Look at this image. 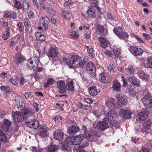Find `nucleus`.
Here are the masks:
<instances>
[{"label":"nucleus","mask_w":152,"mask_h":152,"mask_svg":"<svg viewBox=\"0 0 152 152\" xmlns=\"http://www.w3.org/2000/svg\"><path fill=\"white\" fill-rule=\"evenodd\" d=\"M0 88L1 91H4L5 93H7L10 91V88L8 86H1Z\"/></svg>","instance_id":"obj_49"},{"label":"nucleus","mask_w":152,"mask_h":152,"mask_svg":"<svg viewBox=\"0 0 152 152\" xmlns=\"http://www.w3.org/2000/svg\"><path fill=\"white\" fill-rule=\"evenodd\" d=\"M11 124V122L7 119H4L3 121V124L2 126L3 128L6 131H7Z\"/></svg>","instance_id":"obj_20"},{"label":"nucleus","mask_w":152,"mask_h":152,"mask_svg":"<svg viewBox=\"0 0 152 152\" xmlns=\"http://www.w3.org/2000/svg\"><path fill=\"white\" fill-rule=\"evenodd\" d=\"M16 104L18 108L21 109L24 106V103L22 99L19 98L16 100Z\"/></svg>","instance_id":"obj_28"},{"label":"nucleus","mask_w":152,"mask_h":152,"mask_svg":"<svg viewBox=\"0 0 152 152\" xmlns=\"http://www.w3.org/2000/svg\"><path fill=\"white\" fill-rule=\"evenodd\" d=\"M113 51L115 56V60L116 62L118 59L121 57L120 50L118 48L113 49Z\"/></svg>","instance_id":"obj_29"},{"label":"nucleus","mask_w":152,"mask_h":152,"mask_svg":"<svg viewBox=\"0 0 152 152\" xmlns=\"http://www.w3.org/2000/svg\"><path fill=\"white\" fill-rule=\"evenodd\" d=\"M149 112L145 110H143L138 113L136 116V120L138 121L145 120L148 117Z\"/></svg>","instance_id":"obj_7"},{"label":"nucleus","mask_w":152,"mask_h":152,"mask_svg":"<svg viewBox=\"0 0 152 152\" xmlns=\"http://www.w3.org/2000/svg\"><path fill=\"white\" fill-rule=\"evenodd\" d=\"M114 102V99L113 98H110L106 101V105L109 108L113 107L115 105Z\"/></svg>","instance_id":"obj_26"},{"label":"nucleus","mask_w":152,"mask_h":152,"mask_svg":"<svg viewBox=\"0 0 152 152\" xmlns=\"http://www.w3.org/2000/svg\"><path fill=\"white\" fill-rule=\"evenodd\" d=\"M26 32L29 34H31L32 32V28L31 26H28L26 27Z\"/></svg>","instance_id":"obj_61"},{"label":"nucleus","mask_w":152,"mask_h":152,"mask_svg":"<svg viewBox=\"0 0 152 152\" xmlns=\"http://www.w3.org/2000/svg\"><path fill=\"white\" fill-rule=\"evenodd\" d=\"M121 84L117 80H115L113 82L112 88L114 90L119 91L121 89Z\"/></svg>","instance_id":"obj_27"},{"label":"nucleus","mask_w":152,"mask_h":152,"mask_svg":"<svg viewBox=\"0 0 152 152\" xmlns=\"http://www.w3.org/2000/svg\"><path fill=\"white\" fill-rule=\"evenodd\" d=\"M139 76L140 78L145 81L148 80L150 79L149 75L145 74V72H142L139 73Z\"/></svg>","instance_id":"obj_38"},{"label":"nucleus","mask_w":152,"mask_h":152,"mask_svg":"<svg viewBox=\"0 0 152 152\" xmlns=\"http://www.w3.org/2000/svg\"><path fill=\"white\" fill-rule=\"evenodd\" d=\"M117 98V103L120 107L123 106L127 104V97L125 95L122 96L119 94H117L116 96Z\"/></svg>","instance_id":"obj_8"},{"label":"nucleus","mask_w":152,"mask_h":152,"mask_svg":"<svg viewBox=\"0 0 152 152\" xmlns=\"http://www.w3.org/2000/svg\"><path fill=\"white\" fill-rule=\"evenodd\" d=\"M129 49L132 54L135 56H140L143 52V50L141 48H138L134 46H130Z\"/></svg>","instance_id":"obj_6"},{"label":"nucleus","mask_w":152,"mask_h":152,"mask_svg":"<svg viewBox=\"0 0 152 152\" xmlns=\"http://www.w3.org/2000/svg\"><path fill=\"white\" fill-rule=\"evenodd\" d=\"M49 21L48 18L46 16L40 19V22L41 24H42V25L45 29L48 28V25Z\"/></svg>","instance_id":"obj_22"},{"label":"nucleus","mask_w":152,"mask_h":152,"mask_svg":"<svg viewBox=\"0 0 152 152\" xmlns=\"http://www.w3.org/2000/svg\"><path fill=\"white\" fill-rule=\"evenodd\" d=\"M24 96L27 100H29V99L32 96L31 93L30 92L25 93L24 94Z\"/></svg>","instance_id":"obj_55"},{"label":"nucleus","mask_w":152,"mask_h":152,"mask_svg":"<svg viewBox=\"0 0 152 152\" xmlns=\"http://www.w3.org/2000/svg\"><path fill=\"white\" fill-rule=\"evenodd\" d=\"M151 121L150 120H148L143 124V126L145 129H149L151 127Z\"/></svg>","instance_id":"obj_47"},{"label":"nucleus","mask_w":152,"mask_h":152,"mask_svg":"<svg viewBox=\"0 0 152 152\" xmlns=\"http://www.w3.org/2000/svg\"><path fill=\"white\" fill-rule=\"evenodd\" d=\"M10 30L9 28H7L5 30V34H4L2 37V38L4 40H6L10 34Z\"/></svg>","instance_id":"obj_48"},{"label":"nucleus","mask_w":152,"mask_h":152,"mask_svg":"<svg viewBox=\"0 0 152 152\" xmlns=\"http://www.w3.org/2000/svg\"><path fill=\"white\" fill-rule=\"evenodd\" d=\"M74 140L73 137H67L65 139V142L69 144L74 145Z\"/></svg>","instance_id":"obj_44"},{"label":"nucleus","mask_w":152,"mask_h":152,"mask_svg":"<svg viewBox=\"0 0 152 152\" xmlns=\"http://www.w3.org/2000/svg\"><path fill=\"white\" fill-rule=\"evenodd\" d=\"M24 24L25 28L29 26H31L30 21L27 18H25L24 20Z\"/></svg>","instance_id":"obj_59"},{"label":"nucleus","mask_w":152,"mask_h":152,"mask_svg":"<svg viewBox=\"0 0 152 152\" xmlns=\"http://www.w3.org/2000/svg\"><path fill=\"white\" fill-rule=\"evenodd\" d=\"M95 12L93 9L90 8L87 12V13L89 17L95 18L96 15H95Z\"/></svg>","instance_id":"obj_41"},{"label":"nucleus","mask_w":152,"mask_h":152,"mask_svg":"<svg viewBox=\"0 0 152 152\" xmlns=\"http://www.w3.org/2000/svg\"><path fill=\"white\" fill-rule=\"evenodd\" d=\"M113 31L116 35L121 39H125L128 38L129 37L127 33L123 31H120L117 28H114Z\"/></svg>","instance_id":"obj_9"},{"label":"nucleus","mask_w":152,"mask_h":152,"mask_svg":"<svg viewBox=\"0 0 152 152\" xmlns=\"http://www.w3.org/2000/svg\"><path fill=\"white\" fill-rule=\"evenodd\" d=\"M88 90L90 94L92 96H95L97 94L96 88L95 86H93L89 88Z\"/></svg>","instance_id":"obj_30"},{"label":"nucleus","mask_w":152,"mask_h":152,"mask_svg":"<svg viewBox=\"0 0 152 152\" xmlns=\"http://www.w3.org/2000/svg\"><path fill=\"white\" fill-rule=\"evenodd\" d=\"M25 60V57L20 53L17 54L14 58L15 63L18 66Z\"/></svg>","instance_id":"obj_12"},{"label":"nucleus","mask_w":152,"mask_h":152,"mask_svg":"<svg viewBox=\"0 0 152 152\" xmlns=\"http://www.w3.org/2000/svg\"><path fill=\"white\" fill-rule=\"evenodd\" d=\"M58 147L56 145L52 144L48 146L47 148L48 152H55L58 149Z\"/></svg>","instance_id":"obj_36"},{"label":"nucleus","mask_w":152,"mask_h":152,"mask_svg":"<svg viewBox=\"0 0 152 152\" xmlns=\"http://www.w3.org/2000/svg\"><path fill=\"white\" fill-rule=\"evenodd\" d=\"M34 62L33 61H32L31 58L28 60L27 65L29 66L30 69L32 68L33 69H35L37 67H34Z\"/></svg>","instance_id":"obj_43"},{"label":"nucleus","mask_w":152,"mask_h":152,"mask_svg":"<svg viewBox=\"0 0 152 152\" xmlns=\"http://www.w3.org/2000/svg\"><path fill=\"white\" fill-rule=\"evenodd\" d=\"M58 54L57 50L53 48H50L48 53V56L49 57L55 58Z\"/></svg>","instance_id":"obj_21"},{"label":"nucleus","mask_w":152,"mask_h":152,"mask_svg":"<svg viewBox=\"0 0 152 152\" xmlns=\"http://www.w3.org/2000/svg\"><path fill=\"white\" fill-rule=\"evenodd\" d=\"M146 104H144V105L146 107L150 108L152 107V99L149 100V101H148L146 102Z\"/></svg>","instance_id":"obj_56"},{"label":"nucleus","mask_w":152,"mask_h":152,"mask_svg":"<svg viewBox=\"0 0 152 152\" xmlns=\"http://www.w3.org/2000/svg\"><path fill=\"white\" fill-rule=\"evenodd\" d=\"M87 52L90 56L92 57H93V56L94 55V54L93 48H92L88 49Z\"/></svg>","instance_id":"obj_54"},{"label":"nucleus","mask_w":152,"mask_h":152,"mask_svg":"<svg viewBox=\"0 0 152 152\" xmlns=\"http://www.w3.org/2000/svg\"><path fill=\"white\" fill-rule=\"evenodd\" d=\"M8 1L10 4H14V6L17 9H20L22 7L21 3L17 0H11L10 1L8 0Z\"/></svg>","instance_id":"obj_23"},{"label":"nucleus","mask_w":152,"mask_h":152,"mask_svg":"<svg viewBox=\"0 0 152 152\" xmlns=\"http://www.w3.org/2000/svg\"><path fill=\"white\" fill-rule=\"evenodd\" d=\"M73 84L74 82L72 81H70L67 84L66 87L68 90L71 91H74L75 88Z\"/></svg>","instance_id":"obj_34"},{"label":"nucleus","mask_w":152,"mask_h":152,"mask_svg":"<svg viewBox=\"0 0 152 152\" xmlns=\"http://www.w3.org/2000/svg\"><path fill=\"white\" fill-rule=\"evenodd\" d=\"M7 138L2 129H0V140L3 142L7 141Z\"/></svg>","instance_id":"obj_35"},{"label":"nucleus","mask_w":152,"mask_h":152,"mask_svg":"<svg viewBox=\"0 0 152 152\" xmlns=\"http://www.w3.org/2000/svg\"><path fill=\"white\" fill-rule=\"evenodd\" d=\"M30 5L29 3L26 1H24L23 3V7L24 9H29Z\"/></svg>","instance_id":"obj_50"},{"label":"nucleus","mask_w":152,"mask_h":152,"mask_svg":"<svg viewBox=\"0 0 152 152\" xmlns=\"http://www.w3.org/2000/svg\"><path fill=\"white\" fill-rule=\"evenodd\" d=\"M62 15L64 18L66 19H69L72 16L71 14L67 10L63 11L62 12Z\"/></svg>","instance_id":"obj_40"},{"label":"nucleus","mask_w":152,"mask_h":152,"mask_svg":"<svg viewBox=\"0 0 152 152\" xmlns=\"http://www.w3.org/2000/svg\"><path fill=\"white\" fill-rule=\"evenodd\" d=\"M119 114L122 118L125 119H129L131 116L132 112L129 110L121 109L119 111Z\"/></svg>","instance_id":"obj_11"},{"label":"nucleus","mask_w":152,"mask_h":152,"mask_svg":"<svg viewBox=\"0 0 152 152\" xmlns=\"http://www.w3.org/2000/svg\"><path fill=\"white\" fill-rule=\"evenodd\" d=\"M85 59L82 60L81 58L78 55L73 56L69 59L68 65L71 68L80 67L82 68L85 65Z\"/></svg>","instance_id":"obj_1"},{"label":"nucleus","mask_w":152,"mask_h":152,"mask_svg":"<svg viewBox=\"0 0 152 152\" xmlns=\"http://www.w3.org/2000/svg\"><path fill=\"white\" fill-rule=\"evenodd\" d=\"M69 34L72 36L74 39H77L79 37V35L76 32L74 31L69 32Z\"/></svg>","instance_id":"obj_53"},{"label":"nucleus","mask_w":152,"mask_h":152,"mask_svg":"<svg viewBox=\"0 0 152 152\" xmlns=\"http://www.w3.org/2000/svg\"><path fill=\"white\" fill-rule=\"evenodd\" d=\"M53 135L55 140H61L63 139L64 134L59 129L56 130L54 133Z\"/></svg>","instance_id":"obj_15"},{"label":"nucleus","mask_w":152,"mask_h":152,"mask_svg":"<svg viewBox=\"0 0 152 152\" xmlns=\"http://www.w3.org/2000/svg\"><path fill=\"white\" fill-rule=\"evenodd\" d=\"M128 80L131 83L139 87L140 86V82L134 77L132 76L128 77Z\"/></svg>","instance_id":"obj_16"},{"label":"nucleus","mask_w":152,"mask_h":152,"mask_svg":"<svg viewBox=\"0 0 152 152\" xmlns=\"http://www.w3.org/2000/svg\"><path fill=\"white\" fill-rule=\"evenodd\" d=\"M134 72V69L133 67L131 66H129L125 69V73L127 74H132Z\"/></svg>","instance_id":"obj_42"},{"label":"nucleus","mask_w":152,"mask_h":152,"mask_svg":"<svg viewBox=\"0 0 152 152\" xmlns=\"http://www.w3.org/2000/svg\"><path fill=\"white\" fill-rule=\"evenodd\" d=\"M73 4V2L71 1V0H68L64 3V6L65 7H68Z\"/></svg>","instance_id":"obj_52"},{"label":"nucleus","mask_w":152,"mask_h":152,"mask_svg":"<svg viewBox=\"0 0 152 152\" xmlns=\"http://www.w3.org/2000/svg\"><path fill=\"white\" fill-rule=\"evenodd\" d=\"M26 125L30 128L37 129L39 126V123L36 119L31 120L25 123Z\"/></svg>","instance_id":"obj_10"},{"label":"nucleus","mask_w":152,"mask_h":152,"mask_svg":"<svg viewBox=\"0 0 152 152\" xmlns=\"http://www.w3.org/2000/svg\"><path fill=\"white\" fill-rule=\"evenodd\" d=\"M47 128L46 126H42L41 128L40 135L41 137L43 138L47 135Z\"/></svg>","instance_id":"obj_33"},{"label":"nucleus","mask_w":152,"mask_h":152,"mask_svg":"<svg viewBox=\"0 0 152 152\" xmlns=\"http://www.w3.org/2000/svg\"><path fill=\"white\" fill-rule=\"evenodd\" d=\"M144 66L146 68H152V56L148 58L146 63L144 64Z\"/></svg>","instance_id":"obj_31"},{"label":"nucleus","mask_w":152,"mask_h":152,"mask_svg":"<svg viewBox=\"0 0 152 152\" xmlns=\"http://www.w3.org/2000/svg\"><path fill=\"white\" fill-rule=\"evenodd\" d=\"M57 88L59 90V92L61 94H64L66 92V89L65 83L64 81L60 80L57 82Z\"/></svg>","instance_id":"obj_14"},{"label":"nucleus","mask_w":152,"mask_h":152,"mask_svg":"<svg viewBox=\"0 0 152 152\" xmlns=\"http://www.w3.org/2000/svg\"><path fill=\"white\" fill-rule=\"evenodd\" d=\"M31 59L32 61H33L34 62V67H37L39 63V57L37 56H35L33 57Z\"/></svg>","instance_id":"obj_45"},{"label":"nucleus","mask_w":152,"mask_h":152,"mask_svg":"<svg viewBox=\"0 0 152 152\" xmlns=\"http://www.w3.org/2000/svg\"><path fill=\"white\" fill-rule=\"evenodd\" d=\"M86 69L88 73L92 76H94L96 75V68L95 65L92 62H89L87 64Z\"/></svg>","instance_id":"obj_5"},{"label":"nucleus","mask_w":152,"mask_h":152,"mask_svg":"<svg viewBox=\"0 0 152 152\" xmlns=\"http://www.w3.org/2000/svg\"><path fill=\"white\" fill-rule=\"evenodd\" d=\"M74 139V145L80 144L84 138V136L82 134H79L73 137Z\"/></svg>","instance_id":"obj_17"},{"label":"nucleus","mask_w":152,"mask_h":152,"mask_svg":"<svg viewBox=\"0 0 152 152\" xmlns=\"http://www.w3.org/2000/svg\"><path fill=\"white\" fill-rule=\"evenodd\" d=\"M97 29L98 31L101 33H103L104 29V26L101 25L98 26Z\"/></svg>","instance_id":"obj_57"},{"label":"nucleus","mask_w":152,"mask_h":152,"mask_svg":"<svg viewBox=\"0 0 152 152\" xmlns=\"http://www.w3.org/2000/svg\"><path fill=\"white\" fill-rule=\"evenodd\" d=\"M35 35L36 39L40 41H43L45 38L44 35L40 32H36L35 33Z\"/></svg>","instance_id":"obj_32"},{"label":"nucleus","mask_w":152,"mask_h":152,"mask_svg":"<svg viewBox=\"0 0 152 152\" xmlns=\"http://www.w3.org/2000/svg\"><path fill=\"white\" fill-rule=\"evenodd\" d=\"M82 129L84 131V134L88 139L91 141L93 142L97 140L99 137V136L98 135L97 132L95 131H91L89 134H88L87 129H86V127L83 126Z\"/></svg>","instance_id":"obj_3"},{"label":"nucleus","mask_w":152,"mask_h":152,"mask_svg":"<svg viewBox=\"0 0 152 152\" xmlns=\"http://www.w3.org/2000/svg\"><path fill=\"white\" fill-rule=\"evenodd\" d=\"M12 116L14 120L16 122L20 123L23 120V115L20 112L18 111H12Z\"/></svg>","instance_id":"obj_4"},{"label":"nucleus","mask_w":152,"mask_h":152,"mask_svg":"<svg viewBox=\"0 0 152 152\" xmlns=\"http://www.w3.org/2000/svg\"><path fill=\"white\" fill-rule=\"evenodd\" d=\"M46 3H44L43 2H42L40 4V8L42 10H44L46 8Z\"/></svg>","instance_id":"obj_62"},{"label":"nucleus","mask_w":152,"mask_h":152,"mask_svg":"<svg viewBox=\"0 0 152 152\" xmlns=\"http://www.w3.org/2000/svg\"><path fill=\"white\" fill-rule=\"evenodd\" d=\"M115 67L114 65L112 64H110L107 68L109 72L111 73H114L115 71L114 70V68Z\"/></svg>","instance_id":"obj_51"},{"label":"nucleus","mask_w":152,"mask_h":152,"mask_svg":"<svg viewBox=\"0 0 152 152\" xmlns=\"http://www.w3.org/2000/svg\"><path fill=\"white\" fill-rule=\"evenodd\" d=\"M80 129L77 126L72 125L69 127L67 130V133L70 135H74L80 131Z\"/></svg>","instance_id":"obj_13"},{"label":"nucleus","mask_w":152,"mask_h":152,"mask_svg":"<svg viewBox=\"0 0 152 152\" xmlns=\"http://www.w3.org/2000/svg\"><path fill=\"white\" fill-rule=\"evenodd\" d=\"M104 113L105 117L104 118V121H106L107 120L111 125L113 126H116L118 124V121L115 119L114 117L116 115L115 113L111 111H105Z\"/></svg>","instance_id":"obj_2"},{"label":"nucleus","mask_w":152,"mask_h":152,"mask_svg":"<svg viewBox=\"0 0 152 152\" xmlns=\"http://www.w3.org/2000/svg\"><path fill=\"white\" fill-rule=\"evenodd\" d=\"M9 81L14 85L17 86L18 84V83L15 80V79L12 77L10 78L9 79Z\"/></svg>","instance_id":"obj_58"},{"label":"nucleus","mask_w":152,"mask_h":152,"mask_svg":"<svg viewBox=\"0 0 152 152\" xmlns=\"http://www.w3.org/2000/svg\"><path fill=\"white\" fill-rule=\"evenodd\" d=\"M47 9L48 13L50 16H53L55 15V11L52 8L48 7Z\"/></svg>","instance_id":"obj_46"},{"label":"nucleus","mask_w":152,"mask_h":152,"mask_svg":"<svg viewBox=\"0 0 152 152\" xmlns=\"http://www.w3.org/2000/svg\"><path fill=\"white\" fill-rule=\"evenodd\" d=\"M33 105L34 107L35 110L37 112L38 111L39 109L38 107V104L36 102H34L33 103Z\"/></svg>","instance_id":"obj_64"},{"label":"nucleus","mask_w":152,"mask_h":152,"mask_svg":"<svg viewBox=\"0 0 152 152\" xmlns=\"http://www.w3.org/2000/svg\"><path fill=\"white\" fill-rule=\"evenodd\" d=\"M99 80L102 82L104 83H107L109 82V78L103 72L99 74Z\"/></svg>","instance_id":"obj_19"},{"label":"nucleus","mask_w":152,"mask_h":152,"mask_svg":"<svg viewBox=\"0 0 152 152\" xmlns=\"http://www.w3.org/2000/svg\"><path fill=\"white\" fill-rule=\"evenodd\" d=\"M133 37L135 38L138 41H139L140 42L144 43V42L142 40L140 37L137 36L133 34Z\"/></svg>","instance_id":"obj_63"},{"label":"nucleus","mask_w":152,"mask_h":152,"mask_svg":"<svg viewBox=\"0 0 152 152\" xmlns=\"http://www.w3.org/2000/svg\"><path fill=\"white\" fill-rule=\"evenodd\" d=\"M98 126L99 129L101 130L104 131L108 127L107 122L104 121L98 122Z\"/></svg>","instance_id":"obj_24"},{"label":"nucleus","mask_w":152,"mask_h":152,"mask_svg":"<svg viewBox=\"0 0 152 152\" xmlns=\"http://www.w3.org/2000/svg\"><path fill=\"white\" fill-rule=\"evenodd\" d=\"M4 17L6 18L15 19L16 17V13L13 11L8 12L4 13Z\"/></svg>","instance_id":"obj_25"},{"label":"nucleus","mask_w":152,"mask_h":152,"mask_svg":"<svg viewBox=\"0 0 152 152\" xmlns=\"http://www.w3.org/2000/svg\"><path fill=\"white\" fill-rule=\"evenodd\" d=\"M99 40L100 42V45L103 48H105L107 47L109 44V42L104 37H100L99 38Z\"/></svg>","instance_id":"obj_18"},{"label":"nucleus","mask_w":152,"mask_h":152,"mask_svg":"<svg viewBox=\"0 0 152 152\" xmlns=\"http://www.w3.org/2000/svg\"><path fill=\"white\" fill-rule=\"evenodd\" d=\"M23 113L25 116L29 117L31 116L33 114L32 111L30 109L25 108L23 110Z\"/></svg>","instance_id":"obj_37"},{"label":"nucleus","mask_w":152,"mask_h":152,"mask_svg":"<svg viewBox=\"0 0 152 152\" xmlns=\"http://www.w3.org/2000/svg\"><path fill=\"white\" fill-rule=\"evenodd\" d=\"M93 113L97 118L99 117L101 115L100 112L97 110H94L93 112Z\"/></svg>","instance_id":"obj_60"},{"label":"nucleus","mask_w":152,"mask_h":152,"mask_svg":"<svg viewBox=\"0 0 152 152\" xmlns=\"http://www.w3.org/2000/svg\"><path fill=\"white\" fill-rule=\"evenodd\" d=\"M151 99V95L148 94L144 97L142 98L141 100L144 104H146L147 102L149 101V100Z\"/></svg>","instance_id":"obj_39"}]
</instances>
